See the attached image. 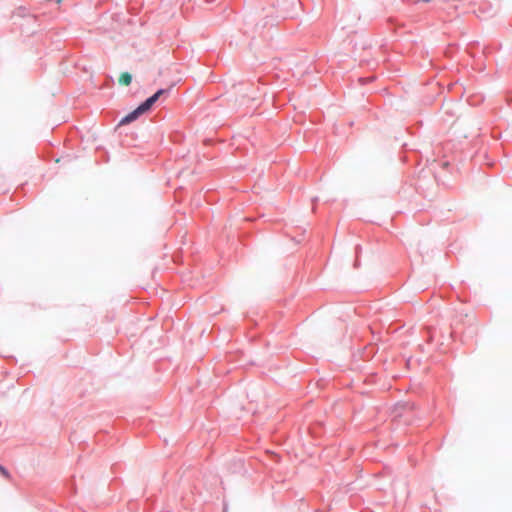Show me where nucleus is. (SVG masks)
<instances>
[{
	"label": "nucleus",
	"mask_w": 512,
	"mask_h": 512,
	"mask_svg": "<svg viewBox=\"0 0 512 512\" xmlns=\"http://www.w3.org/2000/svg\"><path fill=\"white\" fill-rule=\"evenodd\" d=\"M167 90L160 89L158 90L154 95L146 99L141 105H139L134 111L127 114L124 118L121 119L120 125H126L134 120H136L140 115L146 113L150 110V108L153 106V104L162 96L165 94Z\"/></svg>",
	"instance_id": "obj_1"
},
{
	"label": "nucleus",
	"mask_w": 512,
	"mask_h": 512,
	"mask_svg": "<svg viewBox=\"0 0 512 512\" xmlns=\"http://www.w3.org/2000/svg\"><path fill=\"white\" fill-rule=\"evenodd\" d=\"M131 81H132V77L128 72L121 73V75L119 77L120 85L128 86V85H130Z\"/></svg>",
	"instance_id": "obj_2"
},
{
	"label": "nucleus",
	"mask_w": 512,
	"mask_h": 512,
	"mask_svg": "<svg viewBox=\"0 0 512 512\" xmlns=\"http://www.w3.org/2000/svg\"><path fill=\"white\" fill-rule=\"evenodd\" d=\"M0 472H1L4 476H6V477H8V476H9V474H8L7 470H6L4 467H2L1 465H0Z\"/></svg>",
	"instance_id": "obj_3"
}]
</instances>
